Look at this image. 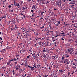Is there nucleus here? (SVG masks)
<instances>
[{
    "instance_id": "f257e3e1",
    "label": "nucleus",
    "mask_w": 77,
    "mask_h": 77,
    "mask_svg": "<svg viewBox=\"0 0 77 77\" xmlns=\"http://www.w3.org/2000/svg\"><path fill=\"white\" fill-rule=\"evenodd\" d=\"M20 65H18L15 67L16 70H19L20 69Z\"/></svg>"
},
{
    "instance_id": "f03ea898",
    "label": "nucleus",
    "mask_w": 77,
    "mask_h": 77,
    "mask_svg": "<svg viewBox=\"0 0 77 77\" xmlns=\"http://www.w3.org/2000/svg\"><path fill=\"white\" fill-rule=\"evenodd\" d=\"M29 70L31 71V72H32L33 70H34V67H31L30 66H29Z\"/></svg>"
},
{
    "instance_id": "7ed1b4c3",
    "label": "nucleus",
    "mask_w": 77,
    "mask_h": 77,
    "mask_svg": "<svg viewBox=\"0 0 77 77\" xmlns=\"http://www.w3.org/2000/svg\"><path fill=\"white\" fill-rule=\"evenodd\" d=\"M70 4H72V5L75 4V2L74 0H72L70 2Z\"/></svg>"
},
{
    "instance_id": "20e7f679",
    "label": "nucleus",
    "mask_w": 77,
    "mask_h": 77,
    "mask_svg": "<svg viewBox=\"0 0 77 77\" xmlns=\"http://www.w3.org/2000/svg\"><path fill=\"white\" fill-rule=\"evenodd\" d=\"M22 10L23 11H25L26 9H29V7H23Z\"/></svg>"
},
{
    "instance_id": "39448f33",
    "label": "nucleus",
    "mask_w": 77,
    "mask_h": 77,
    "mask_svg": "<svg viewBox=\"0 0 77 77\" xmlns=\"http://www.w3.org/2000/svg\"><path fill=\"white\" fill-rule=\"evenodd\" d=\"M21 16L22 17L21 18L22 19H23V18H25V15L23 13H21Z\"/></svg>"
},
{
    "instance_id": "423d86ee",
    "label": "nucleus",
    "mask_w": 77,
    "mask_h": 77,
    "mask_svg": "<svg viewBox=\"0 0 77 77\" xmlns=\"http://www.w3.org/2000/svg\"><path fill=\"white\" fill-rule=\"evenodd\" d=\"M43 52H48V50L46 48H44L43 50Z\"/></svg>"
},
{
    "instance_id": "0eeeda50",
    "label": "nucleus",
    "mask_w": 77,
    "mask_h": 77,
    "mask_svg": "<svg viewBox=\"0 0 77 77\" xmlns=\"http://www.w3.org/2000/svg\"><path fill=\"white\" fill-rule=\"evenodd\" d=\"M57 5H58V7L59 8H61V2H60L59 3H57Z\"/></svg>"
},
{
    "instance_id": "6e6552de",
    "label": "nucleus",
    "mask_w": 77,
    "mask_h": 77,
    "mask_svg": "<svg viewBox=\"0 0 77 77\" xmlns=\"http://www.w3.org/2000/svg\"><path fill=\"white\" fill-rule=\"evenodd\" d=\"M14 5L15 6H17V7H18V6H20V4L19 3H15V2H14Z\"/></svg>"
},
{
    "instance_id": "1a4fd4ad",
    "label": "nucleus",
    "mask_w": 77,
    "mask_h": 77,
    "mask_svg": "<svg viewBox=\"0 0 77 77\" xmlns=\"http://www.w3.org/2000/svg\"><path fill=\"white\" fill-rule=\"evenodd\" d=\"M67 69H71V66L67 65Z\"/></svg>"
},
{
    "instance_id": "9d476101",
    "label": "nucleus",
    "mask_w": 77,
    "mask_h": 77,
    "mask_svg": "<svg viewBox=\"0 0 77 77\" xmlns=\"http://www.w3.org/2000/svg\"><path fill=\"white\" fill-rule=\"evenodd\" d=\"M37 6L35 5H33V7H32V9H33V8H34V9H36L37 8Z\"/></svg>"
},
{
    "instance_id": "9b49d317",
    "label": "nucleus",
    "mask_w": 77,
    "mask_h": 77,
    "mask_svg": "<svg viewBox=\"0 0 77 77\" xmlns=\"http://www.w3.org/2000/svg\"><path fill=\"white\" fill-rule=\"evenodd\" d=\"M37 2H38V3H39V4H41V3H42V2H43V0H42V1L37 0Z\"/></svg>"
},
{
    "instance_id": "f8f14e48",
    "label": "nucleus",
    "mask_w": 77,
    "mask_h": 77,
    "mask_svg": "<svg viewBox=\"0 0 77 77\" xmlns=\"http://www.w3.org/2000/svg\"><path fill=\"white\" fill-rule=\"evenodd\" d=\"M67 51H66L67 53H69L71 51V50L70 49V48H68L67 49Z\"/></svg>"
},
{
    "instance_id": "ddd939ff",
    "label": "nucleus",
    "mask_w": 77,
    "mask_h": 77,
    "mask_svg": "<svg viewBox=\"0 0 77 77\" xmlns=\"http://www.w3.org/2000/svg\"><path fill=\"white\" fill-rule=\"evenodd\" d=\"M36 65L37 68H39V67H40V66H41V65L40 64H38Z\"/></svg>"
},
{
    "instance_id": "4468645a",
    "label": "nucleus",
    "mask_w": 77,
    "mask_h": 77,
    "mask_svg": "<svg viewBox=\"0 0 77 77\" xmlns=\"http://www.w3.org/2000/svg\"><path fill=\"white\" fill-rule=\"evenodd\" d=\"M26 65H25L26 66H28V67H29V66L27 65V61L26 62Z\"/></svg>"
},
{
    "instance_id": "2eb2a0df",
    "label": "nucleus",
    "mask_w": 77,
    "mask_h": 77,
    "mask_svg": "<svg viewBox=\"0 0 77 77\" xmlns=\"http://www.w3.org/2000/svg\"><path fill=\"white\" fill-rule=\"evenodd\" d=\"M53 57L55 58V59H56L57 58H58V55H55L53 56Z\"/></svg>"
},
{
    "instance_id": "dca6fc26",
    "label": "nucleus",
    "mask_w": 77,
    "mask_h": 77,
    "mask_svg": "<svg viewBox=\"0 0 77 77\" xmlns=\"http://www.w3.org/2000/svg\"><path fill=\"white\" fill-rule=\"evenodd\" d=\"M69 63H70V61H69V60H68V61L66 62V63L67 65H69Z\"/></svg>"
},
{
    "instance_id": "f3484780",
    "label": "nucleus",
    "mask_w": 77,
    "mask_h": 77,
    "mask_svg": "<svg viewBox=\"0 0 77 77\" xmlns=\"http://www.w3.org/2000/svg\"><path fill=\"white\" fill-rule=\"evenodd\" d=\"M33 57H36V55L35 54V53H33L32 54Z\"/></svg>"
},
{
    "instance_id": "a211bd4d",
    "label": "nucleus",
    "mask_w": 77,
    "mask_h": 77,
    "mask_svg": "<svg viewBox=\"0 0 77 77\" xmlns=\"http://www.w3.org/2000/svg\"><path fill=\"white\" fill-rule=\"evenodd\" d=\"M61 32L60 33V34H62V35H63V34H65V32L63 31H61Z\"/></svg>"
},
{
    "instance_id": "6ab92c4d",
    "label": "nucleus",
    "mask_w": 77,
    "mask_h": 77,
    "mask_svg": "<svg viewBox=\"0 0 77 77\" xmlns=\"http://www.w3.org/2000/svg\"><path fill=\"white\" fill-rule=\"evenodd\" d=\"M53 36V37H52V39H54V40H55V39H56V37H55V36Z\"/></svg>"
},
{
    "instance_id": "aec40b11",
    "label": "nucleus",
    "mask_w": 77,
    "mask_h": 77,
    "mask_svg": "<svg viewBox=\"0 0 77 77\" xmlns=\"http://www.w3.org/2000/svg\"><path fill=\"white\" fill-rule=\"evenodd\" d=\"M51 67H52V65L53 66L54 65V62H51Z\"/></svg>"
},
{
    "instance_id": "412c9836",
    "label": "nucleus",
    "mask_w": 77,
    "mask_h": 77,
    "mask_svg": "<svg viewBox=\"0 0 77 77\" xmlns=\"http://www.w3.org/2000/svg\"><path fill=\"white\" fill-rule=\"evenodd\" d=\"M62 1L64 3H65L66 4L67 3V2H66V0H62Z\"/></svg>"
},
{
    "instance_id": "4be33fe9",
    "label": "nucleus",
    "mask_w": 77,
    "mask_h": 77,
    "mask_svg": "<svg viewBox=\"0 0 77 77\" xmlns=\"http://www.w3.org/2000/svg\"><path fill=\"white\" fill-rule=\"evenodd\" d=\"M42 56L43 57H44V58H45V57H46V55H45V54H43L42 55Z\"/></svg>"
},
{
    "instance_id": "5701e85b",
    "label": "nucleus",
    "mask_w": 77,
    "mask_h": 77,
    "mask_svg": "<svg viewBox=\"0 0 77 77\" xmlns=\"http://www.w3.org/2000/svg\"><path fill=\"white\" fill-rule=\"evenodd\" d=\"M11 61L8 62L7 63L8 65H10V64H11Z\"/></svg>"
},
{
    "instance_id": "b1692460",
    "label": "nucleus",
    "mask_w": 77,
    "mask_h": 77,
    "mask_svg": "<svg viewBox=\"0 0 77 77\" xmlns=\"http://www.w3.org/2000/svg\"><path fill=\"white\" fill-rule=\"evenodd\" d=\"M64 59H65V57H64V55H63V57H62V58H61V60H63Z\"/></svg>"
},
{
    "instance_id": "393cba45",
    "label": "nucleus",
    "mask_w": 77,
    "mask_h": 77,
    "mask_svg": "<svg viewBox=\"0 0 77 77\" xmlns=\"http://www.w3.org/2000/svg\"><path fill=\"white\" fill-rule=\"evenodd\" d=\"M59 72H63V69H60L59 70Z\"/></svg>"
},
{
    "instance_id": "a878e982",
    "label": "nucleus",
    "mask_w": 77,
    "mask_h": 77,
    "mask_svg": "<svg viewBox=\"0 0 77 77\" xmlns=\"http://www.w3.org/2000/svg\"><path fill=\"white\" fill-rule=\"evenodd\" d=\"M68 60L67 59H65L64 60V62H66H66H67Z\"/></svg>"
},
{
    "instance_id": "bb28decb",
    "label": "nucleus",
    "mask_w": 77,
    "mask_h": 77,
    "mask_svg": "<svg viewBox=\"0 0 77 77\" xmlns=\"http://www.w3.org/2000/svg\"><path fill=\"white\" fill-rule=\"evenodd\" d=\"M44 12H42L41 13V15L42 17H44V15H43V14H44Z\"/></svg>"
},
{
    "instance_id": "cd10ccee",
    "label": "nucleus",
    "mask_w": 77,
    "mask_h": 77,
    "mask_svg": "<svg viewBox=\"0 0 77 77\" xmlns=\"http://www.w3.org/2000/svg\"><path fill=\"white\" fill-rule=\"evenodd\" d=\"M35 14L34 13H32V17H34V16H35Z\"/></svg>"
},
{
    "instance_id": "c85d7f7f",
    "label": "nucleus",
    "mask_w": 77,
    "mask_h": 77,
    "mask_svg": "<svg viewBox=\"0 0 77 77\" xmlns=\"http://www.w3.org/2000/svg\"><path fill=\"white\" fill-rule=\"evenodd\" d=\"M29 42V41H27V46H29V43H28V42Z\"/></svg>"
},
{
    "instance_id": "c756f323",
    "label": "nucleus",
    "mask_w": 77,
    "mask_h": 77,
    "mask_svg": "<svg viewBox=\"0 0 77 77\" xmlns=\"http://www.w3.org/2000/svg\"><path fill=\"white\" fill-rule=\"evenodd\" d=\"M70 6L71 7V8H74V5H71Z\"/></svg>"
},
{
    "instance_id": "7c9ffc66",
    "label": "nucleus",
    "mask_w": 77,
    "mask_h": 77,
    "mask_svg": "<svg viewBox=\"0 0 77 77\" xmlns=\"http://www.w3.org/2000/svg\"><path fill=\"white\" fill-rule=\"evenodd\" d=\"M15 28L16 29L15 30H17V29H18V27H17V25L15 26Z\"/></svg>"
},
{
    "instance_id": "2f4dec72",
    "label": "nucleus",
    "mask_w": 77,
    "mask_h": 77,
    "mask_svg": "<svg viewBox=\"0 0 77 77\" xmlns=\"http://www.w3.org/2000/svg\"><path fill=\"white\" fill-rule=\"evenodd\" d=\"M20 5H23V1H22L21 2H20Z\"/></svg>"
},
{
    "instance_id": "473e14b6",
    "label": "nucleus",
    "mask_w": 77,
    "mask_h": 77,
    "mask_svg": "<svg viewBox=\"0 0 77 77\" xmlns=\"http://www.w3.org/2000/svg\"><path fill=\"white\" fill-rule=\"evenodd\" d=\"M36 64H35L33 65V66L35 68H37V67H36Z\"/></svg>"
},
{
    "instance_id": "72a5a7b5",
    "label": "nucleus",
    "mask_w": 77,
    "mask_h": 77,
    "mask_svg": "<svg viewBox=\"0 0 77 77\" xmlns=\"http://www.w3.org/2000/svg\"><path fill=\"white\" fill-rule=\"evenodd\" d=\"M29 53H30V54H32V51H31L30 50H29Z\"/></svg>"
},
{
    "instance_id": "f704fd0d",
    "label": "nucleus",
    "mask_w": 77,
    "mask_h": 77,
    "mask_svg": "<svg viewBox=\"0 0 77 77\" xmlns=\"http://www.w3.org/2000/svg\"><path fill=\"white\" fill-rule=\"evenodd\" d=\"M18 63L17 62V61H16L14 62V65H17V64Z\"/></svg>"
},
{
    "instance_id": "c9c22d12",
    "label": "nucleus",
    "mask_w": 77,
    "mask_h": 77,
    "mask_svg": "<svg viewBox=\"0 0 77 77\" xmlns=\"http://www.w3.org/2000/svg\"><path fill=\"white\" fill-rule=\"evenodd\" d=\"M8 8H12V5H9L8 6Z\"/></svg>"
},
{
    "instance_id": "e433bc0d",
    "label": "nucleus",
    "mask_w": 77,
    "mask_h": 77,
    "mask_svg": "<svg viewBox=\"0 0 77 77\" xmlns=\"http://www.w3.org/2000/svg\"><path fill=\"white\" fill-rule=\"evenodd\" d=\"M70 54L71 56H73V54L72 53V52H70Z\"/></svg>"
},
{
    "instance_id": "4c0bfd02",
    "label": "nucleus",
    "mask_w": 77,
    "mask_h": 77,
    "mask_svg": "<svg viewBox=\"0 0 77 77\" xmlns=\"http://www.w3.org/2000/svg\"><path fill=\"white\" fill-rule=\"evenodd\" d=\"M31 12H32V14L34 13V11L33 10H31Z\"/></svg>"
},
{
    "instance_id": "58836bf2",
    "label": "nucleus",
    "mask_w": 77,
    "mask_h": 77,
    "mask_svg": "<svg viewBox=\"0 0 77 77\" xmlns=\"http://www.w3.org/2000/svg\"><path fill=\"white\" fill-rule=\"evenodd\" d=\"M27 48H26V50L28 51V50H29V47H28V46H27Z\"/></svg>"
},
{
    "instance_id": "ea45409f",
    "label": "nucleus",
    "mask_w": 77,
    "mask_h": 77,
    "mask_svg": "<svg viewBox=\"0 0 77 77\" xmlns=\"http://www.w3.org/2000/svg\"><path fill=\"white\" fill-rule=\"evenodd\" d=\"M66 57H67V58L69 57V55L66 54Z\"/></svg>"
},
{
    "instance_id": "a19ab883",
    "label": "nucleus",
    "mask_w": 77,
    "mask_h": 77,
    "mask_svg": "<svg viewBox=\"0 0 77 77\" xmlns=\"http://www.w3.org/2000/svg\"><path fill=\"white\" fill-rule=\"evenodd\" d=\"M63 61H61L60 62V63H63Z\"/></svg>"
},
{
    "instance_id": "79ce46f5",
    "label": "nucleus",
    "mask_w": 77,
    "mask_h": 77,
    "mask_svg": "<svg viewBox=\"0 0 77 77\" xmlns=\"http://www.w3.org/2000/svg\"><path fill=\"white\" fill-rule=\"evenodd\" d=\"M13 60H14V61H16L17 60V59H16V58H14Z\"/></svg>"
},
{
    "instance_id": "37998d69",
    "label": "nucleus",
    "mask_w": 77,
    "mask_h": 77,
    "mask_svg": "<svg viewBox=\"0 0 77 77\" xmlns=\"http://www.w3.org/2000/svg\"><path fill=\"white\" fill-rule=\"evenodd\" d=\"M22 51L23 52V53H24V51H26L25 50H22Z\"/></svg>"
},
{
    "instance_id": "c03bdc74",
    "label": "nucleus",
    "mask_w": 77,
    "mask_h": 77,
    "mask_svg": "<svg viewBox=\"0 0 77 77\" xmlns=\"http://www.w3.org/2000/svg\"><path fill=\"white\" fill-rule=\"evenodd\" d=\"M65 38H61V40H62L63 41V40H64Z\"/></svg>"
},
{
    "instance_id": "a18cd8bd",
    "label": "nucleus",
    "mask_w": 77,
    "mask_h": 77,
    "mask_svg": "<svg viewBox=\"0 0 77 77\" xmlns=\"http://www.w3.org/2000/svg\"><path fill=\"white\" fill-rule=\"evenodd\" d=\"M56 26H57L58 27H59V24H57L56 25Z\"/></svg>"
},
{
    "instance_id": "49530a36",
    "label": "nucleus",
    "mask_w": 77,
    "mask_h": 77,
    "mask_svg": "<svg viewBox=\"0 0 77 77\" xmlns=\"http://www.w3.org/2000/svg\"><path fill=\"white\" fill-rule=\"evenodd\" d=\"M75 18V17H72V20H74Z\"/></svg>"
},
{
    "instance_id": "de8ad7c7",
    "label": "nucleus",
    "mask_w": 77,
    "mask_h": 77,
    "mask_svg": "<svg viewBox=\"0 0 77 77\" xmlns=\"http://www.w3.org/2000/svg\"><path fill=\"white\" fill-rule=\"evenodd\" d=\"M74 60H75V61L77 62V58H76V59H74Z\"/></svg>"
},
{
    "instance_id": "09e8293b",
    "label": "nucleus",
    "mask_w": 77,
    "mask_h": 77,
    "mask_svg": "<svg viewBox=\"0 0 77 77\" xmlns=\"http://www.w3.org/2000/svg\"><path fill=\"white\" fill-rule=\"evenodd\" d=\"M41 28H42L43 29H44V28H45V27L44 26H42V27H41Z\"/></svg>"
},
{
    "instance_id": "8fccbe9b",
    "label": "nucleus",
    "mask_w": 77,
    "mask_h": 77,
    "mask_svg": "<svg viewBox=\"0 0 77 77\" xmlns=\"http://www.w3.org/2000/svg\"><path fill=\"white\" fill-rule=\"evenodd\" d=\"M13 21H14L13 22L14 24H15V23H16V22H15V21H14V20H13Z\"/></svg>"
},
{
    "instance_id": "3c124183",
    "label": "nucleus",
    "mask_w": 77,
    "mask_h": 77,
    "mask_svg": "<svg viewBox=\"0 0 77 77\" xmlns=\"http://www.w3.org/2000/svg\"><path fill=\"white\" fill-rule=\"evenodd\" d=\"M22 48H24V45L22 46Z\"/></svg>"
},
{
    "instance_id": "603ef678",
    "label": "nucleus",
    "mask_w": 77,
    "mask_h": 77,
    "mask_svg": "<svg viewBox=\"0 0 77 77\" xmlns=\"http://www.w3.org/2000/svg\"><path fill=\"white\" fill-rule=\"evenodd\" d=\"M47 28H45V31H47Z\"/></svg>"
},
{
    "instance_id": "864d4df0",
    "label": "nucleus",
    "mask_w": 77,
    "mask_h": 77,
    "mask_svg": "<svg viewBox=\"0 0 77 77\" xmlns=\"http://www.w3.org/2000/svg\"><path fill=\"white\" fill-rule=\"evenodd\" d=\"M45 77H47V76H48V75H45Z\"/></svg>"
},
{
    "instance_id": "5fc2aeb1",
    "label": "nucleus",
    "mask_w": 77,
    "mask_h": 77,
    "mask_svg": "<svg viewBox=\"0 0 77 77\" xmlns=\"http://www.w3.org/2000/svg\"><path fill=\"white\" fill-rule=\"evenodd\" d=\"M26 75H27V77H29V74H27Z\"/></svg>"
},
{
    "instance_id": "6e6d98bb",
    "label": "nucleus",
    "mask_w": 77,
    "mask_h": 77,
    "mask_svg": "<svg viewBox=\"0 0 77 77\" xmlns=\"http://www.w3.org/2000/svg\"><path fill=\"white\" fill-rule=\"evenodd\" d=\"M11 20H9L8 21V23H9V24H10L11 23Z\"/></svg>"
},
{
    "instance_id": "4d7b16f0",
    "label": "nucleus",
    "mask_w": 77,
    "mask_h": 77,
    "mask_svg": "<svg viewBox=\"0 0 77 77\" xmlns=\"http://www.w3.org/2000/svg\"><path fill=\"white\" fill-rule=\"evenodd\" d=\"M14 60V59H12V60H10V61H12V62H13V61Z\"/></svg>"
},
{
    "instance_id": "13d9d810",
    "label": "nucleus",
    "mask_w": 77,
    "mask_h": 77,
    "mask_svg": "<svg viewBox=\"0 0 77 77\" xmlns=\"http://www.w3.org/2000/svg\"><path fill=\"white\" fill-rule=\"evenodd\" d=\"M58 24H60V21H58Z\"/></svg>"
},
{
    "instance_id": "bf43d9fd",
    "label": "nucleus",
    "mask_w": 77,
    "mask_h": 77,
    "mask_svg": "<svg viewBox=\"0 0 77 77\" xmlns=\"http://www.w3.org/2000/svg\"><path fill=\"white\" fill-rule=\"evenodd\" d=\"M0 39L1 40H2V38L1 37H0Z\"/></svg>"
},
{
    "instance_id": "052dcab7",
    "label": "nucleus",
    "mask_w": 77,
    "mask_h": 77,
    "mask_svg": "<svg viewBox=\"0 0 77 77\" xmlns=\"http://www.w3.org/2000/svg\"><path fill=\"white\" fill-rule=\"evenodd\" d=\"M2 68L3 69H4V68H6V67L4 66H3Z\"/></svg>"
},
{
    "instance_id": "680f3d73",
    "label": "nucleus",
    "mask_w": 77,
    "mask_h": 77,
    "mask_svg": "<svg viewBox=\"0 0 77 77\" xmlns=\"http://www.w3.org/2000/svg\"><path fill=\"white\" fill-rule=\"evenodd\" d=\"M52 40H53L52 41H53V42H54V41H56V40H54V39H52Z\"/></svg>"
},
{
    "instance_id": "e2e57ef3",
    "label": "nucleus",
    "mask_w": 77,
    "mask_h": 77,
    "mask_svg": "<svg viewBox=\"0 0 77 77\" xmlns=\"http://www.w3.org/2000/svg\"><path fill=\"white\" fill-rule=\"evenodd\" d=\"M40 19H41L42 20H44V19L43 18V17L40 18Z\"/></svg>"
},
{
    "instance_id": "0e129e2a",
    "label": "nucleus",
    "mask_w": 77,
    "mask_h": 77,
    "mask_svg": "<svg viewBox=\"0 0 77 77\" xmlns=\"http://www.w3.org/2000/svg\"><path fill=\"white\" fill-rule=\"evenodd\" d=\"M11 17L10 16H9L8 17V18H11Z\"/></svg>"
},
{
    "instance_id": "69168bd1",
    "label": "nucleus",
    "mask_w": 77,
    "mask_h": 77,
    "mask_svg": "<svg viewBox=\"0 0 77 77\" xmlns=\"http://www.w3.org/2000/svg\"><path fill=\"white\" fill-rule=\"evenodd\" d=\"M6 77H9V75H6Z\"/></svg>"
},
{
    "instance_id": "338daca9",
    "label": "nucleus",
    "mask_w": 77,
    "mask_h": 77,
    "mask_svg": "<svg viewBox=\"0 0 77 77\" xmlns=\"http://www.w3.org/2000/svg\"><path fill=\"white\" fill-rule=\"evenodd\" d=\"M72 64L74 65H75V63H72Z\"/></svg>"
},
{
    "instance_id": "774afa93",
    "label": "nucleus",
    "mask_w": 77,
    "mask_h": 77,
    "mask_svg": "<svg viewBox=\"0 0 77 77\" xmlns=\"http://www.w3.org/2000/svg\"><path fill=\"white\" fill-rule=\"evenodd\" d=\"M67 25H68V24H65L64 25V26H67Z\"/></svg>"
}]
</instances>
